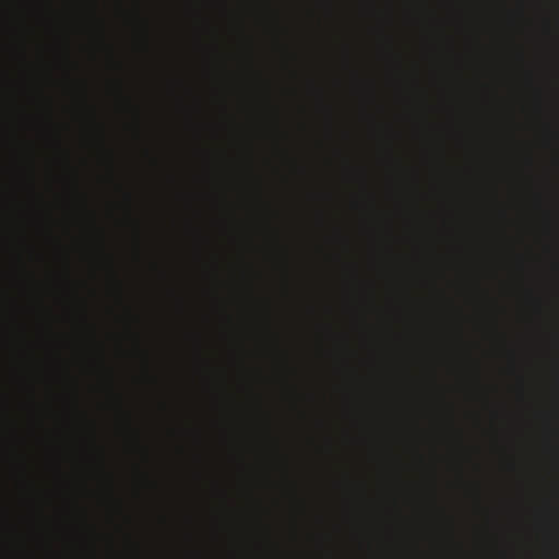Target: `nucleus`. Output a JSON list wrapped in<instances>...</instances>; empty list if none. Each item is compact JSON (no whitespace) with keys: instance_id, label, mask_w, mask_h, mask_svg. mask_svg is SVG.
Masks as SVG:
<instances>
[{"instance_id":"obj_1","label":"nucleus","mask_w":559,"mask_h":559,"mask_svg":"<svg viewBox=\"0 0 559 559\" xmlns=\"http://www.w3.org/2000/svg\"><path fill=\"white\" fill-rule=\"evenodd\" d=\"M35 153L33 146H27V159H26V189L31 194L32 199L39 200V194L36 189L35 179Z\"/></svg>"},{"instance_id":"obj_2","label":"nucleus","mask_w":559,"mask_h":559,"mask_svg":"<svg viewBox=\"0 0 559 559\" xmlns=\"http://www.w3.org/2000/svg\"><path fill=\"white\" fill-rule=\"evenodd\" d=\"M24 474H25V476H24L25 487H26L27 493L29 496V501L33 504L35 501L34 500L35 495L37 493V488H36V484L28 475V466H27L26 462H24Z\"/></svg>"},{"instance_id":"obj_3","label":"nucleus","mask_w":559,"mask_h":559,"mask_svg":"<svg viewBox=\"0 0 559 559\" xmlns=\"http://www.w3.org/2000/svg\"><path fill=\"white\" fill-rule=\"evenodd\" d=\"M27 390L29 392V405H31V408L34 409L36 406V402H35V389H34L33 383L27 384Z\"/></svg>"},{"instance_id":"obj_4","label":"nucleus","mask_w":559,"mask_h":559,"mask_svg":"<svg viewBox=\"0 0 559 559\" xmlns=\"http://www.w3.org/2000/svg\"><path fill=\"white\" fill-rule=\"evenodd\" d=\"M26 280L27 284H32V286L35 284V275L33 272L26 271Z\"/></svg>"},{"instance_id":"obj_5","label":"nucleus","mask_w":559,"mask_h":559,"mask_svg":"<svg viewBox=\"0 0 559 559\" xmlns=\"http://www.w3.org/2000/svg\"><path fill=\"white\" fill-rule=\"evenodd\" d=\"M27 250L32 257H37L36 251L33 246L27 245Z\"/></svg>"}]
</instances>
